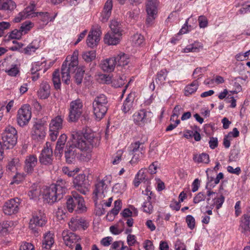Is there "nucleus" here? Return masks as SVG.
I'll return each mask as SVG.
<instances>
[{
    "instance_id": "1",
    "label": "nucleus",
    "mask_w": 250,
    "mask_h": 250,
    "mask_svg": "<svg viewBox=\"0 0 250 250\" xmlns=\"http://www.w3.org/2000/svg\"><path fill=\"white\" fill-rule=\"evenodd\" d=\"M79 51L75 50L71 56H68L62 66V80L65 84H69L70 78V74L76 70L77 72L74 76L75 82L77 84L82 83L84 70L82 67H78Z\"/></svg>"
},
{
    "instance_id": "2",
    "label": "nucleus",
    "mask_w": 250,
    "mask_h": 250,
    "mask_svg": "<svg viewBox=\"0 0 250 250\" xmlns=\"http://www.w3.org/2000/svg\"><path fill=\"white\" fill-rule=\"evenodd\" d=\"M72 145L82 151L80 155L81 160L88 161L91 158V151L95 139L94 133L86 131L73 132L71 135Z\"/></svg>"
},
{
    "instance_id": "3",
    "label": "nucleus",
    "mask_w": 250,
    "mask_h": 250,
    "mask_svg": "<svg viewBox=\"0 0 250 250\" xmlns=\"http://www.w3.org/2000/svg\"><path fill=\"white\" fill-rule=\"evenodd\" d=\"M108 107V99L105 95L101 94L95 97L92 103V109L96 120L100 121L104 117Z\"/></svg>"
},
{
    "instance_id": "4",
    "label": "nucleus",
    "mask_w": 250,
    "mask_h": 250,
    "mask_svg": "<svg viewBox=\"0 0 250 250\" xmlns=\"http://www.w3.org/2000/svg\"><path fill=\"white\" fill-rule=\"evenodd\" d=\"M84 200L82 197L76 192H72L67 200L66 207L68 210L72 212L75 210L78 213L86 211V207L84 204Z\"/></svg>"
},
{
    "instance_id": "5",
    "label": "nucleus",
    "mask_w": 250,
    "mask_h": 250,
    "mask_svg": "<svg viewBox=\"0 0 250 250\" xmlns=\"http://www.w3.org/2000/svg\"><path fill=\"white\" fill-rule=\"evenodd\" d=\"M83 103L81 99H77L71 101L68 108V121L77 122L83 112Z\"/></svg>"
},
{
    "instance_id": "6",
    "label": "nucleus",
    "mask_w": 250,
    "mask_h": 250,
    "mask_svg": "<svg viewBox=\"0 0 250 250\" xmlns=\"http://www.w3.org/2000/svg\"><path fill=\"white\" fill-rule=\"evenodd\" d=\"M17 131L11 126L6 127L2 134V144L4 147L7 149H11L17 142Z\"/></svg>"
},
{
    "instance_id": "7",
    "label": "nucleus",
    "mask_w": 250,
    "mask_h": 250,
    "mask_svg": "<svg viewBox=\"0 0 250 250\" xmlns=\"http://www.w3.org/2000/svg\"><path fill=\"white\" fill-rule=\"evenodd\" d=\"M111 176L106 175L102 180H98L95 185V188L93 190V194L96 199L99 197H105V193L106 192L109 185L111 181Z\"/></svg>"
},
{
    "instance_id": "8",
    "label": "nucleus",
    "mask_w": 250,
    "mask_h": 250,
    "mask_svg": "<svg viewBox=\"0 0 250 250\" xmlns=\"http://www.w3.org/2000/svg\"><path fill=\"white\" fill-rule=\"evenodd\" d=\"M153 113L145 109L139 110L135 112L133 116L134 123L140 126H144L151 122Z\"/></svg>"
},
{
    "instance_id": "9",
    "label": "nucleus",
    "mask_w": 250,
    "mask_h": 250,
    "mask_svg": "<svg viewBox=\"0 0 250 250\" xmlns=\"http://www.w3.org/2000/svg\"><path fill=\"white\" fill-rule=\"evenodd\" d=\"M31 111L29 104H24L18 110L17 121L21 126L27 125L31 118Z\"/></svg>"
},
{
    "instance_id": "10",
    "label": "nucleus",
    "mask_w": 250,
    "mask_h": 250,
    "mask_svg": "<svg viewBox=\"0 0 250 250\" xmlns=\"http://www.w3.org/2000/svg\"><path fill=\"white\" fill-rule=\"evenodd\" d=\"M158 0H146V10L147 13L146 22L147 24L152 23L158 14Z\"/></svg>"
},
{
    "instance_id": "11",
    "label": "nucleus",
    "mask_w": 250,
    "mask_h": 250,
    "mask_svg": "<svg viewBox=\"0 0 250 250\" xmlns=\"http://www.w3.org/2000/svg\"><path fill=\"white\" fill-rule=\"evenodd\" d=\"M63 118L62 116L58 115L53 118L49 124V136L51 140L55 141L58 135L59 131L62 129Z\"/></svg>"
},
{
    "instance_id": "12",
    "label": "nucleus",
    "mask_w": 250,
    "mask_h": 250,
    "mask_svg": "<svg viewBox=\"0 0 250 250\" xmlns=\"http://www.w3.org/2000/svg\"><path fill=\"white\" fill-rule=\"evenodd\" d=\"M207 195L208 197L207 199L208 205L206 208L213 209L216 206V209H218L222 207L224 202V197L222 195L218 196V194L215 192L208 190L207 191Z\"/></svg>"
},
{
    "instance_id": "13",
    "label": "nucleus",
    "mask_w": 250,
    "mask_h": 250,
    "mask_svg": "<svg viewBox=\"0 0 250 250\" xmlns=\"http://www.w3.org/2000/svg\"><path fill=\"white\" fill-rule=\"evenodd\" d=\"M47 219L45 214L41 210L34 213L30 220L29 228L35 232L37 231V227H42L46 224Z\"/></svg>"
},
{
    "instance_id": "14",
    "label": "nucleus",
    "mask_w": 250,
    "mask_h": 250,
    "mask_svg": "<svg viewBox=\"0 0 250 250\" xmlns=\"http://www.w3.org/2000/svg\"><path fill=\"white\" fill-rule=\"evenodd\" d=\"M101 34V26L98 24L93 25L86 40L87 45L91 48L97 46L100 40Z\"/></svg>"
},
{
    "instance_id": "15",
    "label": "nucleus",
    "mask_w": 250,
    "mask_h": 250,
    "mask_svg": "<svg viewBox=\"0 0 250 250\" xmlns=\"http://www.w3.org/2000/svg\"><path fill=\"white\" fill-rule=\"evenodd\" d=\"M62 236L65 245L69 247L75 246V250H82L81 245L77 243L80 237L75 233L64 230L62 232Z\"/></svg>"
},
{
    "instance_id": "16",
    "label": "nucleus",
    "mask_w": 250,
    "mask_h": 250,
    "mask_svg": "<svg viewBox=\"0 0 250 250\" xmlns=\"http://www.w3.org/2000/svg\"><path fill=\"white\" fill-rule=\"evenodd\" d=\"M42 196L44 200L49 204L54 203L62 197L61 194H59L55 187L51 185L44 188Z\"/></svg>"
},
{
    "instance_id": "17",
    "label": "nucleus",
    "mask_w": 250,
    "mask_h": 250,
    "mask_svg": "<svg viewBox=\"0 0 250 250\" xmlns=\"http://www.w3.org/2000/svg\"><path fill=\"white\" fill-rule=\"evenodd\" d=\"M73 183L75 188L81 193L86 194L88 191L89 184L85 174H80L76 176Z\"/></svg>"
},
{
    "instance_id": "18",
    "label": "nucleus",
    "mask_w": 250,
    "mask_h": 250,
    "mask_svg": "<svg viewBox=\"0 0 250 250\" xmlns=\"http://www.w3.org/2000/svg\"><path fill=\"white\" fill-rule=\"evenodd\" d=\"M53 160V151L50 144L47 142L39 156V161L42 165L49 166Z\"/></svg>"
},
{
    "instance_id": "19",
    "label": "nucleus",
    "mask_w": 250,
    "mask_h": 250,
    "mask_svg": "<svg viewBox=\"0 0 250 250\" xmlns=\"http://www.w3.org/2000/svg\"><path fill=\"white\" fill-rule=\"evenodd\" d=\"M20 203L21 200L18 198L6 201L2 208L4 213L8 215L17 213L19 211Z\"/></svg>"
},
{
    "instance_id": "20",
    "label": "nucleus",
    "mask_w": 250,
    "mask_h": 250,
    "mask_svg": "<svg viewBox=\"0 0 250 250\" xmlns=\"http://www.w3.org/2000/svg\"><path fill=\"white\" fill-rule=\"evenodd\" d=\"M46 127L41 124H36L33 127L32 138L38 141L43 140L45 136Z\"/></svg>"
},
{
    "instance_id": "21",
    "label": "nucleus",
    "mask_w": 250,
    "mask_h": 250,
    "mask_svg": "<svg viewBox=\"0 0 250 250\" xmlns=\"http://www.w3.org/2000/svg\"><path fill=\"white\" fill-rule=\"evenodd\" d=\"M69 228L74 231L82 229L84 230L88 227V223L82 218H72L68 223Z\"/></svg>"
},
{
    "instance_id": "22",
    "label": "nucleus",
    "mask_w": 250,
    "mask_h": 250,
    "mask_svg": "<svg viewBox=\"0 0 250 250\" xmlns=\"http://www.w3.org/2000/svg\"><path fill=\"white\" fill-rule=\"evenodd\" d=\"M77 148L72 145V142H68L67 144L66 149L65 150V157L66 162L71 163L77 155H79V153L77 151ZM80 158V155L78 156Z\"/></svg>"
},
{
    "instance_id": "23",
    "label": "nucleus",
    "mask_w": 250,
    "mask_h": 250,
    "mask_svg": "<svg viewBox=\"0 0 250 250\" xmlns=\"http://www.w3.org/2000/svg\"><path fill=\"white\" fill-rule=\"evenodd\" d=\"M135 99L134 93L129 94L123 103L122 110L124 113H129L133 110Z\"/></svg>"
},
{
    "instance_id": "24",
    "label": "nucleus",
    "mask_w": 250,
    "mask_h": 250,
    "mask_svg": "<svg viewBox=\"0 0 250 250\" xmlns=\"http://www.w3.org/2000/svg\"><path fill=\"white\" fill-rule=\"evenodd\" d=\"M37 162L38 159L36 155H29L26 156L24 167L25 171L28 173H32Z\"/></svg>"
},
{
    "instance_id": "25",
    "label": "nucleus",
    "mask_w": 250,
    "mask_h": 250,
    "mask_svg": "<svg viewBox=\"0 0 250 250\" xmlns=\"http://www.w3.org/2000/svg\"><path fill=\"white\" fill-rule=\"evenodd\" d=\"M113 7L112 0H107L104 4L103 10L101 13L100 20L103 22H106L111 14Z\"/></svg>"
},
{
    "instance_id": "26",
    "label": "nucleus",
    "mask_w": 250,
    "mask_h": 250,
    "mask_svg": "<svg viewBox=\"0 0 250 250\" xmlns=\"http://www.w3.org/2000/svg\"><path fill=\"white\" fill-rule=\"evenodd\" d=\"M250 214L249 211L240 218L239 229L243 233L250 232Z\"/></svg>"
},
{
    "instance_id": "27",
    "label": "nucleus",
    "mask_w": 250,
    "mask_h": 250,
    "mask_svg": "<svg viewBox=\"0 0 250 250\" xmlns=\"http://www.w3.org/2000/svg\"><path fill=\"white\" fill-rule=\"evenodd\" d=\"M121 37L122 35L120 34L109 31L104 36V42L105 44L109 45H115L119 43Z\"/></svg>"
},
{
    "instance_id": "28",
    "label": "nucleus",
    "mask_w": 250,
    "mask_h": 250,
    "mask_svg": "<svg viewBox=\"0 0 250 250\" xmlns=\"http://www.w3.org/2000/svg\"><path fill=\"white\" fill-rule=\"evenodd\" d=\"M144 194L146 195V199L142 205V209L144 212L151 214L153 211V207L151 201L152 192L149 191L148 188H146Z\"/></svg>"
},
{
    "instance_id": "29",
    "label": "nucleus",
    "mask_w": 250,
    "mask_h": 250,
    "mask_svg": "<svg viewBox=\"0 0 250 250\" xmlns=\"http://www.w3.org/2000/svg\"><path fill=\"white\" fill-rule=\"evenodd\" d=\"M54 243V234L49 231L46 233L43 236L42 241V250H50Z\"/></svg>"
},
{
    "instance_id": "30",
    "label": "nucleus",
    "mask_w": 250,
    "mask_h": 250,
    "mask_svg": "<svg viewBox=\"0 0 250 250\" xmlns=\"http://www.w3.org/2000/svg\"><path fill=\"white\" fill-rule=\"evenodd\" d=\"M116 65V60L114 57L102 61L100 64L103 70L110 72L114 70Z\"/></svg>"
},
{
    "instance_id": "31",
    "label": "nucleus",
    "mask_w": 250,
    "mask_h": 250,
    "mask_svg": "<svg viewBox=\"0 0 250 250\" xmlns=\"http://www.w3.org/2000/svg\"><path fill=\"white\" fill-rule=\"evenodd\" d=\"M50 95V86L46 82H42L38 91V96L41 99H46Z\"/></svg>"
},
{
    "instance_id": "32",
    "label": "nucleus",
    "mask_w": 250,
    "mask_h": 250,
    "mask_svg": "<svg viewBox=\"0 0 250 250\" xmlns=\"http://www.w3.org/2000/svg\"><path fill=\"white\" fill-rule=\"evenodd\" d=\"M67 136L65 134L61 135L57 141L56 148L55 149V155L57 157H61L63 153L64 146L66 142Z\"/></svg>"
},
{
    "instance_id": "33",
    "label": "nucleus",
    "mask_w": 250,
    "mask_h": 250,
    "mask_svg": "<svg viewBox=\"0 0 250 250\" xmlns=\"http://www.w3.org/2000/svg\"><path fill=\"white\" fill-rule=\"evenodd\" d=\"M67 185L68 184L65 180L59 178L55 184L51 185L54 186L56 190L59 192V194H61L62 196L67 190Z\"/></svg>"
},
{
    "instance_id": "34",
    "label": "nucleus",
    "mask_w": 250,
    "mask_h": 250,
    "mask_svg": "<svg viewBox=\"0 0 250 250\" xmlns=\"http://www.w3.org/2000/svg\"><path fill=\"white\" fill-rule=\"evenodd\" d=\"M129 154L136 153H145L144 144L139 141L132 143L128 147Z\"/></svg>"
},
{
    "instance_id": "35",
    "label": "nucleus",
    "mask_w": 250,
    "mask_h": 250,
    "mask_svg": "<svg viewBox=\"0 0 250 250\" xmlns=\"http://www.w3.org/2000/svg\"><path fill=\"white\" fill-rule=\"evenodd\" d=\"M236 7L241 6L238 12L241 14H244L250 12V1H243V0H236L235 1Z\"/></svg>"
},
{
    "instance_id": "36",
    "label": "nucleus",
    "mask_w": 250,
    "mask_h": 250,
    "mask_svg": "<svg viewBox=\"0 0 250 250\" xmlns=\"http://www.w3.org/2000/svg\"><path fill=\"white\" fill-rule=\"evenodd\" d=\"M16 7L15 2L12 0H0V10L12 11Z\"/></svg>"
},
{
    "instance_id": "37",
    "label": "nucleus",
    "mask_w": 250,
    "mask_h": 250,
    "mask_svg": "<svg viewBox=\"0 0 250 250\" xmlns=\"http://www.w3.org/2000/svg\"><path fill=\"white\" fill-rule=\"evenodd\" d=\"M146 169L142 168L138 172L133 181L135 187H138L141 182L145 181L146 178Z\"/></svg>"
},
{
    "instance_id": "38",
    "label": "nucleus",
    "mask_w": 250,
    "mask_h": 250,
    "mask_svg": "<svg viewBox=\"0 0 250 250\" xmlns=\"http://www.w3.org/2000/svg\"><path fill=\"white\" fill-rule=\"evenodd\" d=\"M110 32L122 35L123 30L121 23L116 20H113L110 24Z\"/></svg>"
},
{
    "instance_id": "39",
    "label": "nucleus",
    "mask_w": 250,
    "mask_h": 250,
    "mask_svg": "<svg viewBox=\"0 0 250 250\" xmlns=\"http://www.w3.org/2000/svg\"><path fill=\"white\" fill-rule=\"evenodd\" d=\"M114 57L116 60V65L118 66L126 65L129 62V58L124 53H121L116 57Z\"/></svg>"
},
{
    "instance_id": "40",
    "label": "nucleus",
    "mask_w": 250,
    "mask_h": 250,
    "mask_svg": "<svg viewBox=\"0 0 250 250\" xmlns=\"http://www.w3.org/2000/svg\"><path fill=\"white\" fill-rule=\"evenodd\" d=\"M202 48L203 46L201 43L194 42L192 44L187 45L186 47L184 49V52L185 53L198 52Z\"/></svg>"
},
{
    "instance_id": "41",
    "label": "nucleus",
    "mask_w": 250,
    "mask_h": 250,
    "mask_svg": "<svg viewBox=\"0 0 250 250\" xmlns=\"http://www.w3.org/2000/svg\"><path fill=\"white\" fill-rule=\"evenodd\" d=\"M193 161L197 163L208 164L209 162V155L205 153L200 154H194L193 157Z\"/></svg>"
},
{
    "instance_id": "42",
    "label": "nucleus",
    "mask_w": 250,
    "mask_h": 250,
    "mask_svg": "<svg viewBox=\"0 0 250 250\" xmlns=\"http://www.w3.org/2000/svg\"><path fill=\"white\" fill-rule=\"evenodd\" d=\"M125 223L122 220H120L116 226H112L110 227V231L115 235L121 233L124 229Z\"/></svg>"
},
{
    "instance_id": "43",
    "label": "nucleus",
    "mask_w": 250,
    "mask_h": 250,
    "mask_svg": "<svg viewBox=\"0 0 250 250\" xmlns=\"http://www.w3.org/2000/svg\"><path fill=\"white\" fill-rule=\"evenodd\" d=\"M168 71L165 69H162L158 72L155 78V82L158 84L162 85L166 80Z\"/></svg>"
},
{
    "instance_id": "44",
    "label": "nucleus",
    "mask_w": 250,
    "mask_h": 250,
    "mask_svg": "<svg viewBox=\"0 0 250 250\" xmlns=\"http://www.w3.org/2000/svg\"><path fill=\"white\" fill-rule=\"evenodd\" d=\"M36 15L42 21L47 23L49 21H54L57 15V13H56L54 16L52 18L50 17L49 13L48 12H37L36 13Z\"/></svg>"
},
{
    "instance_id": "45",
    "label": "nucleus",
    "mask_w": 250,
    "mask_h": 250,
    "mask_svg": "<svg viewBox=\"0 0 250 250\" xmlns=\"http://www.w3.org/2000/svg\"><path fill=\"white\" fill-rule=\"evenodd\" d=\"M198 86L197 80L194 81L190 84L186 86L185 89V95L188 96L194 93L197 90Z\"/></svg>"
},
{
    "instance_id": "46",
    "label": "nucleus",
    "mask_w": 250,
    "mask_h": 250,
    "mask_svg": "<svg viewBox=\"0 0 250 250\" xmlns=\"http://www.w3.org/2000/svg\"><path fill=\"white\" fill-rule=\"evenodd\" d=\"M40 188L37 184H34L28 192V195L31 199L38 197L40 194Z\"/></svg>"
},
{
    "instance_id": "47",
    "label": "nucleus",
    "mask_w": 250,
    "mask_h": 250,
    "mask_svg": "<svg viewBox=\"0 0 250 250\" xmlns=\"http://www.w3.org/2000/svg\"><path fill=\"white\" fill-rule=\"evenodd\" d=\"M132 43L135 46L141 45L144 42V38L140 34L136 33L132 37Z\"/></svg>"
},
{
    "instance_id": "48",
    "label": "nucleus",
    "mask_w": 250,
    "mask_h": 250,
    "mask_svg": "<svg viewBox=\"0 0 250 250\" xmlns=\"http://www.w3.org/2000/svg\"><path fill=\"white\" fill-rule=\"evenodd\" d=\"M39 47V44H36L34 42H32L26 47L23 49V52L25 54L30 55L33 53H34Z\"/></svg>"
},
{
    "instance_id": "49",
    "label": "nucleus",
    "mask_w": 250,
    "mask_h": 250,
    "mask_svg": "<svg viewBox=\"0 0 250 250\" xmlns=\"http://www.w3.org/2000/svg\"><path fill=\"white\" fill-rule=\"evenodd\" d=\"M52 81L56 89H59L61 87V80L60 72L58 70H55L52 75Z\"/></svg>"
},
{
    "instance_id": "50",
    "label": "nucleus",
    "mask_w": 250,
    "mask_h": 250,
    "mask_svg": "<svg viewBox=\"0 0 250 250\" xmlns=\"http://www.w3.org/2000/svg\"><path fill=\"white\" fill-rule=\"evenodd\" d=\"M32 27L33 23L29 21H26L21 24L19 29L22 35H23L27 34Z\"/></svg>"
},
{
    "instance_id": "51",
    "label": "nucleus",
    "mask_w": 250,
    "mask_h": 250,
    "mask_svg": "<svg viewBox=\"0 0 250 250\" xmlns=\"http://www.w3.org/2000/svg\"><path fill=\"white\" fill-rule=\"evenodd\" d=\"M96 58V52L94 50L85 51L83 54V58L86 62H89Z\"/></svg>"
},
{
    "instance_id": "52",
    "label": "nucleus",
    "mask_w": 250,
    "mask_h": 250,
    "mask_svg": "<svg viewBox=\"0 0 250 250\" xmlns=\"http://www.w3.org/2000/svg\"><path fill=\"white\" fill-rule=\"evenodd\" d=\"M10 224L8 221H4L0 224V234L5 235L8 233Z\"/></svg>"
},
{
    "instance_id": "53",
    "label": "nucleus",
    "mask_w": 250,
    "mask_h": 250,
    "mask_svg": "<svg viewBox=\"0 0 250 250\" xmlns=\"http://www.w3.org/2000/svg\"><path fill=\"white\" fill-rule=\"evenodd\" d=\"M145 153H136L129 154L132 155V159L130 161V163L132 165L136 164L144 157Z\"/></svg>"
},
{
    "instance_id": "54",
    "label": "nucleus",
    "mask_w": 250,
    "mask_h": 250,
    "mask_svg": "<svg viewBox=\"0 0 250 250\" xmlns=\"http://www.w3.org/2000/svg\"><path fill=\"white\" fill-rule=\"evenodd\" d=\"M22 34L20 29H15L10 32L8 38L11 39L20 40L21 39Z\"/></svg>"
},
{
    "instance_id": "55",
    "label": "nucleus",
    "mask_w": 250,
    "mask_h": 250,
    "mask_svg": "<svg viewBox=\"0 0 250 250\" xmlns=\"http://www.w3.org/2000/svg\"><path fill=\"white\" fill-rule=\"evenodd\" d=\"M189 18H188L182 28L180 29V31L178 33L179 35L184 34L187 33L189 31H191L193 29V26L191 25H188V21H189Z\"/></svg>"
},
{
    "instance_id": "56",
    "label": "nucleus",
    "mask_w": 250,
    "mask_h": 250,
    "mask_svg": "<svg viewBox=\"0 0 250 250\" xmlns=\"http://www.w3.org/2000/svg\"><path fill=\"white\" fill-rule=\"evenodd\" d=\"M183 110V108L180 105H176L173 109L172 114L170 117V121H174V117H176L177 118Z\"/></svg>"
},
{
    "instance_id": "57",
    "label": "nucleus",
    "mask_w": 250,
    "mask_h": 250,
    "mask_svg": "<svg viewBox=\"0 0 250 250\" xmlns=\"http://www.w3.org/2000/svg\"><path fill=\"white\" fill-rule=\"evenodd\" d=\"M42 64L43 62H35L32 63V67L31 69V74H36L38 71L42 70Z\"/></svg>"
},
{
    "instance_id": "58",
    "label": "nucleus",
    "mask_w": 250,
    "mask_h": 250,
    "mask_svg": "<svg viewBox=\"0 0 250 250\" xmlns=\"http://www.w3.org/2000/svg\"><path fill=\"white\" fill-rule=\"evenodd\" d=\"M5 72L8 75L12 77H15L19 73V70L17 67V65L14 64L12 65V67L10 69L6 70Z\"/></svg>"
},
{
    "instance_id": "59",
    "label": "nucleus",
    "mask_w": 250,
    "mask_h": 250,
    "mask_svg": "<svg viewBox=\"0 0 250 250\" xmlns=\"http://www.w3.org/2000/svg\"><path fill=\"white\" fill-rule=\"evenodd\" d=\"M186 220L188 227L191 229H193L195 225V221L194 217L192 215H188L186 217Z\"/></svg>"
},
{
    "instance_id": "60",
    "label": "nucleus",
    "mask_w": 250,
    "mask_h": 250,
    "mask_svg": "<svg viewBox=\"0 0 250 250\" xmlns=\"http://www.w3.org/2000/svg\"><path fill=\"white\" fill-rule=\"evenodd\" d=\"M99 78L101 83L109 84L112 82L111 76L109 74H101Z\"/></svg>"
},
{
    "instance_id": "61",
    "label": "nucleus",
    "mask_w": 250,
    "mask_h": 250,
    "mask_svg": "<svg viewBox=\"0 0 250 250\" xmlns=\"http://www.w3.org/2000/svg\"><path fill=\"white\" fill-rule=\"evenodd\" d=\"M140 13V9L136 8L128 13V17L131 20H135L138 17Z\"/></svg>"
},
{
    "instance_id": "62",
    "label": "nucleus",
    "mask_w": 250,
    "mask_h": 250,
    "mask_svg": "<svg viewBox=\"0 0 250 250\" xmlns=\"http://www.w3.org/2000/svg\"><path fill=\"white\" fill-rule=\"evenodd\" d=\"M20 250H35V248L30 243L22 242L20 246Z\"/></svg>"
},
{
    "instance_id": "63",
    "label": "nucleus",
    "mask_w": 250,
    "mask_h": 250,
    "mask_svg": "<svg viewBox=\"0 0 250 250\" xmlns=\"http://www.w3.org/2000/svg\"><path fill=\"white\" fill-rule=\"evenodd\" d=\"M206 198V195L203 192L198 193L193 198V202L195 204H198L201 201H204Z\"/></svg>"
},
{
    "instance_id": "64",
    "label": "nucleus",
    "mask_w": 250,
    "mask_h": 250,
    "mask_svg": "<svg viewBox=\"0 0 250 250\" xmlns=\"http://www.w3.org/2000/svg\"><path fill=\"white\" fill-rule=\"evenodd\" d=\"M174 247L175 250H187L185 244L179 239L176 241Z\"/></svg>"
}]
</instances>
